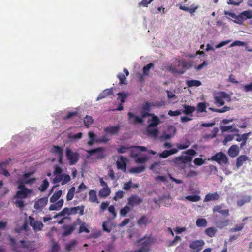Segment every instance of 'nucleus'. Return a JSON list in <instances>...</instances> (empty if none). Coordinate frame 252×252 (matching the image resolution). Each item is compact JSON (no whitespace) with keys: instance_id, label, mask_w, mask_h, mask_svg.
<instances>
[{"instance_id":"obj_60","label":"nucleus","mask_w":252,"mask_h":252,"mask_svg":"<svg viewBox=\"0 0 252 252\" xmlns=\"http://www.w3.org/2000/svg\"><path fill=\"white\" fill-rule=\"evenodd\" d=\"M124 192L123 191L120 190L116 192L115 195L114 197V199L116 201L118 199H121L124 196Z\"/></svg>"},{"instance_id":"obj_53","label":"nucleus","mask_w":252,"mask_h":252,"mask_svg":"<svg viewBox=\"0 0 252 252\" xmlns=\"http://www.w3.org/2000/svg\"><path fill=\"white\" fill-rule=\"evenodd\" d=\"M154 106L153 103H151L148 101L144 103L142 107V110L150 112L152 106Z\"/></svg>"},{"instance_id":"obj_32","label":"nucleus","mask_w":252,"mask_h":252,"mask_svg":"<svg viewBox=\"0 0 252 252\" xmlns=\"http://www.w3.org/2000/svg\"><path fill=\"white\" fill-rule=\"evenodd\" d=\"M186 83L189 87H192L193 86L198 87L201 85V82L196 80H187Z\"/></svg>"},{"instance_id":"obj_20","label":"nucleus","mask_w":252,"mask_h":252,"mask_svg":"<svg viewBox=\"0 0 252 252\" xmlns=\"http://www.w3.org/2000/svg\"><path fill=\"white\" fill-rule=\"evenodd\" d=\"M53 203L49 206V210L50 211L59 210L63 204V200L62 199Z\"/></svg>"},{"instance_id":"obj_57","label":"nucleus","mask_w":252,"mask_h":252,"mask_svg":"<svg viewBox=\"0 0 252 252\" xmlns=\"http://www.w3.org/2000/svg\"><path fill=\"white\" fill-rule=\"evenodd\" d=\"M77 115V111H74V112H68L67 113V114L66 115V116H64L63 117V119L64 120H66L67 119H70V118H71L72 117H73V116H76Z\"/></svg>"},{"instance_id":"obj_18","label":"nucleus","mask_w":252,"mask_h":252,"mask_svg":"<svg viewBox=\"0 0 252 252\" xmlns=\"http://www.w3.org/2000/svg\"><path fill=\"white\" fill-rule=\"evenodd\" d=\"M153 127L148 126L146 128V132L148 136L153 138H157L158 136L159 130L157 128H153Z\"/></svg>"},{"instance_id":"obj_58","label":"nucleus","mask_w":252,"mask_h":252,"mask_svg":"<svg viewBox=\"0 0 252 252\" xmlns=\"http://www.w3.org/2000/svg\"><path fill=\"white\" fill-rule=\"evenodd\" d=\"M82 137V133L79 132L77 134H75L73 135H71L70 134L68 135V138L70 140H75V139H81Z\"/></svg>"},{"instance_id":"obj_45","label":"nucleus","mask_w":252,"mask_h":252,"mask_svg":"<svg viewBox=\"0 0 252 252\" xmlns=\"http://www.w3.org/2000/svg\"><path fill=\"white\" fill-rule=\"evenodd\" d=\"M196 225L198 227H206L207 222L205 219H198L196 222Z\"/></svg>"},{"instance_id":"obj_2","label":"nucleus","mask_w":252,"mask_h":252,"mask_svg":"<svg viewBox=\"0 0 252 252\" xmlns=\"http://www.w3.org/2000/svg\"><path fill=\"white\" fill-rule=\"evenodd\" d=\"M16 184L19 190L16 192L13 197L14 199H25L32 193V190L26 187L20 181H17Z\"/></svg>"},{"instance_id":"obj_41","label":"nucleus","mask_w":252,"mask_h":252,"mask_svg":"<svg viewBox=\"0 0 252 252\" xmlns=\"http://www.w3.org/2000/svg\"><path fill=\"white\" fill-rule=\"evenodd\" d=\"M185 199L190 202H197L201 199V197L199 195H188L185 197Z\"/></svg>"},{"instance_id":"obj_7","label":"nucleus","mask_w":252,"mask_h":252,"mask_svg":"<svg viewBox=\"0 0 252 252\" xmlns=\"http://www.w3.org/2000/svg\"><path fill=\"white\" fill-rule=\"evenodd\" d=\"M229 97V94L226 93L220 92L214 96L215 103L218 106H223L225 103L223 99Z\"/></svg>"},{"instance_id":"obj_64","label":"nucleus","mask_w":252,"mask_h":252,"mask_svg":"<svg viewBox=\"0 0 252 252\" xmlns=\"http://www.w3.org/2000/svg\"><path fill=\"white\" fill-rule=\"evenodd\" d=\"M244 91L246 92H249L252 91V82L249 84L245 85L243 86Z\"/></svg>"},{"instance_id":"obj_14","label":"nucleus","mask_w":252,"mask_h":252,"mask_svg":"<svg viewBox=\"0 0 252 252\" xmlns=\"http://www.w3.org/2000/svg\"><path fill=\"white\" fill-rule=\"evenodd\" d=\"M121 128V126L119 125L113 126H109L104 128V132L106 134L110 135H115L119 133Z\"/></svg>"},{"instance_id":"obj_39","label":"nucleus","mask_w":252,"mask_h":252,"mask_svg":"<svg viewBox=\"0 0 252 252\" xmlns=\"http://www.w3.org/2000/svg\"><path fill=\"white\" fill-rule=\"evenodd\" d=\"M75 191V188L74 187H72L69 189L66 195V200L67 201H70L73 198Z\"/></svg>"},{"instance_id":"obj_24","label":"nucleus","mask_w":252,"mask_h":252,"mask_svg":"<svg viewBox=\"0 0 252 252\" xmlns=\"http://www.w3.org/2000/svg\"><path fill=\"white\" fill-rule=\"evenodd\" d=\"M248 160V158L246 155H241L239 156L236 160V166L237 168H239L242 166L245 161Z\"/></svg>"},{"instance_id":"obj_8","label":"nucleus","mask_w":252,"mask_h":252,"mask_svg":"<svg viewBox=\"0 0 252 252\" xmlns=\"http://www.w3.org/2000/svg\"><path fill=\"white\" fill-rule=\"evenodd\" d=\"M192 160V157L188 156H180L176 157L173 159V162L175 165L180 166L190 162Z\"/></svg>"},{"instance_id":"obj_44","label":"nucleus","mask_w":252,"mask_h":252,"mask_svg":"<svg viewBox=\"0 0 252 252\" xmlns=\"http://www.w3.org/2000/svg\"><path fill=\"white\" fill-rule=\"evenodd\" d=\"M154 67L153 63H150L144 66L143 68V73L144 75L148 76L151 68Z\"/></svg>"},{"instance_id":"obj_55","label":"nucleus","mask_w":252,"mask_h":252,"mask_svg":"<svg viewBox=\"0 0 252 252\" xmlns=\"http://www.w3.org/2000/svg\"><path fill=\"white\" fill-rule=\"evenodd\" d=\"M244 226V223H241L238 225H236L234 228H231L230 231L231 232H234L237 231H241L243 229Z\"/></svg>"},{"instance_id":"obj_61","label":"nucleus","mask_w":252,"mask_h":252,"mask_svg":"<svg viewBox=\"0 0 252 252\" xmlns=\"http://www.w3.org/2000/svg\"><path fill=\"white\" fill-rule=\"evenodd\" d=\"M204 160L201 158H197L194 160V163L197 166H201L204 164Z\"/></svg>"},{"instance_id":"obj_50","label":"nucleus","mask_w":252,"mask_h":252,"mask_svg":"<svg viewBox=\"0 0 252 252\" xmlns=\"http://www.w3.org/2000/svg\"><path fill=\"white\" fill-rule=\"evenodd\" d=\"M118 95V100H120L122 103H123L125 101V99L127 97V94L124 93H118L117 94Z\"/></svg>"},{"instance_id":"obj_51","label":"nucleus","mask_w":252,"mask_h":252,"mask_svg":"<svg viewBox=\"0 0 252 252\" xmlns=\"http://www.w3.org/2000/svg\"><path fill=\"white\" fill-rule=\"evenodd\" d=\"M49 182L47 179H45L43 180L42 185L39 188V189L41 191H44L46 190L47 188L49 186Z\"/></svg>"},{"instance_id":"obj_33","label":"nucleus","mask_w":252,"mask_h":252,"mask_svg":"<svg viewBox=\"0 0 252 252\" xmlns=\"http://www.w3.org/2000/svg\"><path fill=\"white\" fill-rule=\"evenodd\" d=\"M62 194V190H59L55 192L50 198L51 203H54L56 202L61 196Z\"/></svg>"},{"instance_id":"obj_29","label":"nucleus","mask_w":252,"mask_h":252,"mask_svg":"<svg viewBox=\"0 0 252 252\" xmlns=\"http://www.w3.org/2000/svg\"><path fill=\"white\" fill-rule=\"evenodd\" d=\"M111 193V190L109 188H103L98 193L99 196L101 198H105L108 196Z\"/></svg>"},{"instance_id":"obj_4","label":"nucleus","mask_w":252,"mask_h":252,"mask_svg":"<svg viewBox=\"0 0 252 252\" xmlns=\"http://www.w3.org/2000/svg\"><path fill=\"white\" fill-rule=\"evenodd\" d=\"M210 159L216 161L219 164H227L228 163V159L226 155L222 152H220L212 156Z\"/></svg>"},{"instance_id":"obj_16","label":"nucleus","mask_w":252,"mask_h":252,"mask_svg":"<svg viewBox=\"0 0 252 252\" xmlns=\"http://www.w3.org/2000/svg\"><path fill=\"white\" fill-rule=\"evenodd\" d=\"M112 94H113V88L105 89L99 94L96 100L98 101Z\"/></svg>"},{"instance_id":"obj_42","label":"nucleus","mask_w":252,"mask_h":252,"mask_svg":"<svg viewBox=\"0 0 252 252\" xmlns=\"http://www.w3.org/2000/svg\"><path fill=\"white\" fill-rule=\"evenodd\" d=\"M190 145V142L189 140H186L184 143H178L176 145L178 149L183 150L189 147Z\"/></svg>"},{"instance_id":"obj_63","label":"nucleus","mask_w":252,"mask_h":252,"mask_svg":"<svg viewBox=\"0 0 252 252\" xmlns=\"http://www.w3.org/2000/svg\"><path fill=\"white\" fill-rule=\"evenodd\" d=\"M183 154H186L188 155V156H194L196 154V151L192 149H188L187 151H184L183 152Z\"/></svg>"},{"instance_id":"obj_36","label":"nucleus","mask_w":252,"mask_h":252,"mask_svg":"<svg viewBox=\"0 0 252 252\" xmlns=\"http://www.w3.org/2000/svg\"><path fill=\"white\" fill-rule=\"evenodd\" d=\"M77 241L75 240H72L69 243L66 244L65 249L67 251H70L73 249L75 248V247L77 245Z\"/></svg>"},{"instance_id":"obj_21","label":"nucleus","mask_w":252,"mask_h":252,"mask_svg":"<svg viewBox=\"0 0 252 252\" xmlns=\"http://www.w3.org/2000/svg\"><path fill=\"white\" fill-rule=\"evenodd\" d=\"M220 198V196L217 192L214 193H208L206 195L204 199V202H209L211 201H214L218 200Z\"/></svg>"},{"instance_id":"obj_35","label":"nucleus","mask_w":252,"mask_h":252,"mask_svg":"<svg viewBox=\"0 0 252 252\" xmlns=\"http://www.w3.org/2000/svg\"><path fill=\"white\" fill-rule=\"evenodd\" d=\"M251 132L244 133L242 135H240L239 134H236L235 135L237 136L236 140L238 142H241L243 141H247L249 135L250 134Z\"/></svg>"},{"instance_id":"obj_22","label":"nucleus","mask_w":252,"mask_h":252,"mask_svg":"<svg viewBox=\"0 0 252 252\" xmlns=\"http://www.w3.org/2000/svg\"><path fill=\"white\" fill-rule=\"evenodd\" d=\"M178 151V150L176 148H173L169 150H164L159 154V157L165 158L170 155L176 154Z\"/></svg>"},{"instance_id":"obj_49","label":"nucleus","mask_w":252,"mask_h":252,"mask_svg":"<svg viewBox=\"0 0 252 252\" xmlns=\"http://www.w3.org/2000/svg\"><path fill=\"white\" fill-rule=\"evenodd\" d=\"M79 224H81L80 227H79V231H78V232L79 233H82L83 232H85L86 233H89V230L87 228V226L85 224V223L82 222L81 221V223H80Z\"/></svg>"},{"instance_id":"obj_27","label":"nucleus","mask_w":252,"mask_h":252,"mask_svg":"<svg viewBox=\"0 0 252 252\" xmlns=\"http://www.w3.org/2000/svg\"><path fill=\"white\" fill-rule=\"evenodd\" d=\"M89 200L92 203H99V201L97 198L96 192L95 190H91L89 191Z\"/></svg>"},{"instance_id":"obj_15","label":"nucleus","mask_w":252,"mask_h":252,"mask_svg":"<svg viewBox=\"0 0 252 252\" xmlns=\"http://www.w3.org/2000/svg\"><path fill=\"white\" fill-rule=\"evenodd\" d=\"M152 243V239L150 237H148L144 239L141 243V246L139 248L143 252H148L150 250V247Z\"/></svg>"},{"instance_id":"obj_1","label":"nucleus","mask_w":252,"mask_h":252,"mask_svg":"<svg viewBox=\"0 0 252 252\" xmlns=\"http://www.w3.org/2000/svg\"><path fill=\"white\" fill-rule=\"evenodd\" d=\"M146 151H147V148L144 146H133L131 147L130 155L132 158H134V160L136 163H143L148 160V158L146 155L142 157H139L138 152Z\"/></svg>"},{"instance_id":"obj_59","label":"nucleus","mask_w":252,"mask_h":252,"mask_svg":"<svg viewBox=\"0 0 252 252\" xmlns=\"http://www.w3.org/2000/svg\"><path fill=\"white\" fill-rule=\"evenodd\" d=\"M70 177L68 174H63V181L62 182V185H63L70 181Z\"/></svg>"},{"instance_id":"obj_48","label":"nucleus","mask_w":252,"mask_h":252,"mask_svg":"<svg viewBox=\"0 0 252 252\" xmlns=\"http://www.w3.org/2000/svg\"><path fill=\"white\" fill-rule=\"evenodd\" d=\"M117 77L120 80L119 84L122 85V84H127V81L126 80V77L125 75L122 73H119L117 75Z\"/></svg>"},{"instance_id":"obj_10","label":"nucleus","mask_w":252,"mask_h":252,"mask_svg":"<svg viewBox=\"0 0 252 252\" xmlns=\"http://www.w3.org/2000/svg\"><path fill=\"white\" fill-rule=\"evenodd\" d=\"M87 152L89 154L90 156H92L94 154L97 153V156H96V158L97 159H103L106 156L104 153V149L102 147H98L97 148L87 150Z\"/></svg>"},{"instance_id":"obj_13","label":"nucleus","mask_w":252,"mask_h":252,"mask_svg":"<svg viewBox=\"0 0 252 252\" xmlns=\"http://www.w3.org/2000/svg\"><path fill=\"white\" fill-rule=\"evenodd\" d=\"M48 202V197L41 198L37 200L34 204V208L37 210L41 211L47 204Z\"/></svg>"},{"instance_id":"obj_17","label":"nucleus","mask_w":252,"mask_h":252,"mask_svg":"<svg viewBox=\"0 0 252 252\" xmlns=\"http://www.w3.org/2000/svg\"><path fill=\"white\" fill-rule=\"evenodd\" d=\"M239 153V149L237 145H233L228 150V154L231 158L236 157Z\"/></svg>"},{"instance_id":"obj_30","label":"nucleus","mask_w":252,"mask_h":252,"mask_svg":"<svg viewBox=\"0 0 252 252\" xmlns=\"http://www.w3.org/2000/svg\"><path fill=\"white\" fill-rule=\"evenodd\" d=\"M51 152L58 156L63 155V150L59 146L53 145Z\"/></svg>"},{"instance_id":"obj_5","label":"nucleus","mask_w":252,"mask_h":252,"mask_svg":"<svg viewBox=\"0 0 252 252\" xmlns=\"http://www.w3.org/2000/svg\"><path fill=\"white\" fill-rule=\"evenodd\" d=\"M187 65L186 62L184 60H179L178 62L177 65H171L169 67V71L172 73L178 74H183L185 71L182 70L183 68H187Z\"/></svg>"},{"instance_id":"obj_43","label":"nucleus","mask_w":252,"mask_h":252,"mask_svg":"<svg viewBox=\"0 0 252 252\" xmlns=\"http://www.w3.org/2000/svg\"><path fill=\"white\" fill-rule=\"evenodd\" d=\"M131 207L129 205H126L120 210V213L122 216L125 217L130 211Z\"/></svg>"},{"instance_id":"obj_26","label":"nucleus","mask_w":252,"mask_h":252,"mask_svg":"<svg viewBox=\"0 0 252 252\" xmlns=\"http://www.w3.org/2000/svg\"><path fill=\"white\" fill-rule=\"evenodd\" d=\"M84 206H78L76 207H71V214H76L79 213L80 215H83L84 214Z\"/></svg>"},{"instance_id":"obj_25","label":"nucleus","mask_w":252,"mask_h":252,"mask_svg":"<svg viewBox=\"0 0 252 252\" xmlns=\"http://www.w3.org/2000/svg\"><path fill=\"white\" fill-rule=\"evenodd\" d=\"M183 107L184 108L183 113L188 115H191L195 110V107L190 105L184 104Z\"/></svg>"},{"instance_id":"obj_52","label":"nucleus","mask_w":252,"mask_h":252,"mask_svg":"<svg viewBox=\"0 0 252 252\" xmlns=\"http://www.w3.org/2000/svg\"><path fill=\"white\" fill-rule=\"evenodd\" d=\"M206 106L205 102H199L197 104V110L199 112H206Z\"/></svg>"},{"instance_id":"obj_12","label":"nucleus","mask_w":252,"mask_h":252,"mask_svg":"<svg viewBox=\"0 0 252 252\" xmlns=\"http://www.w3.org/2000/svg\"><path fill=\"white\" fill-rule=\"evenodd\" d=\"M28 220L30 225L33 227L34 231L41 230L44 226L41 221L35 220L34 218L32 216H29Z\"/></svg>"},{"instance_id":"obj_23","label":"nucleus","mask_w":252,"mask_h":252,"mask_svg":"<svg viewBox=\"0 0 252 252\" xmlns=\"http://www.w3.org/2000/svg\"><path fill=\"white\" fill-rule=\"evenodd\" d=\"M152 119L148 121V123H149L148 126H150L156 127L159 125L161 122L159 118L154 114L152 115Z\"/></svg>"},{"instance_id":"obj_47","label":"nucleus","mask_w":252,"mask_h":252,"mask_svg":"<svg viewBox=\"0 0 252 252\" xmlns=\"http://www.w3.org/2000/svg\"><path fill=\"white\" fill-rule=\"evenodd\" d=\"M71 214V208L65 207L59 213L57 216H64L66 215H70Z\"/></svg>"},{"instance_id":"obj_3","label":"nucleus","mask_w":252,"mask_h":252,"mask_svg":"<svg viewBox=\"0 0 252 252\" xmlns=\"http://www.w3.org/2000/svg\"><path fill=\"white\" fill-rule=\"evenodd\" d=\"M65 156L71 165L75 164L79 160V154L77 152H73L68 148L65 149Z\"/></svg>"},{"instance_id":"obj_38","label":"nucleus","mask_w":252,"mask_h":252,"mask_svg":"<svg viewBox=\"0 0 252 252\" xmlns=\"http://www.w3.org/2000/svg\"><path fill=\"white\" fill-rule=\"evenodd\" d=\"M145 169L144 165H141L139 167H132L130 169V172L132 173H139L144 171Z\"/></svg>"},{"instance_id":"obj_62","label":"nucleus","mask_w":252,"mask_h":252,"mask_svg":"<svg viewBox=\"0 0 252 252\" xmlns=\"http://www.w3.org/2000/svg\"><path fill=\"white\" fill-rule=\"evenodd\" d=\"M235 136V135H227L225 137L223 141V143L224 145H226L228 142L232 141L234 139V137Z\"/></svg>"},{"instance_id":"obj_6","label":"nucleus","mask_w":252,"mask_h":252,"mask_svg":"<svg viewBox=\"0 0 252 252\" xmlns=\"http://www.w3.org/2000/svg\"><path fill=\"white\" fill-rule=\"evenodd\" d=\"M81 223V220L80 218H77L75 221H74L71 225H65L63 227L64 231L63 233V236H67L71 234L76 228V226Z\"/></svg>"},{"instance_id":"obj_11","label":"nucleus","mask_w":252,"mask_h":252,"mask_svg":"<svg viewBox=\"0 0 252 252\" xmlns=\"http://www.w3.org/2000/svg\"><path fill=\"white\" fill-rule=\"evenodd\" d=\"M128 204L132 208L135 206L139 205L142 202V199L136 194L131 195L127 199Z\"/></svg>"},{"instance_id":"obj_54","label":"nucleus","mask_w":252,"mask_h":252,"mask_svg":"<svg viewBox=\"0 0 252 252\" xmlns=\"http://www.w3.org/2000/svg\"><path fill=\"white\" fill-rule=\"evenodd\" d=\"M35 180H36V179L35 178H30L29 179H23V180L19 179L18 181H20L21 182H22L23 183V185H24V186H25L26 184H32L33 183H34L35 181Z\"/></svg>"},{"instance_id":"obj_56","label":"nucleus","mask_w":252,"mask_h":252,"mask_svg":"<svg viewBox=\"0 0 252 252\" xmlns=\"http://www.w3.org/2000/svg\"><path fill=\"white\" fill-rule=\"evenodd\" d=\"M55 177L53 179V182L54 184H57L60 183V182L63 181V174H57L54 175Z\"/></svg>"},{"instance_id":"obj_28","label":"nucleus","mask_w":252,"mask_h":252,"mask_svg":"<svg viewBox=\"0 0 252 252\" xmlns=\"http://www.w3.org/2000/svg\"><path fill=\"white\" fill-rule=\"evenodd\" d=\"M152 222L151 220L149 219L145 215H143L138 220L137 223L139 225H147Z\"/></svg>"},{"instance_id":"obj_40","label":"nucleus","mask_w":252,"mask_h":252,"mask_svg":"<svg viewBox=\"0 0 252 252\" xmlns=\"http://www.w3.org/2000/svg\"><path fill=\"white\" fill-rule=\"evenodd\" d=\"M128 116L129 117V118L130 120H131L132 118H134L135 121L134 123H142L143 122V119L142 118H141L138 116L134 115L131 112H128Z\"/></svg>"},{"instance_id":"obj_31","label":"nucleus","mask_w":252,"mask_h":252,"mask_svg":"<svg viewBox=\"0 0 252 252\" xmlns=\"http://www.w3.org/2000/svg\"><path fill=\"white\" fill-rule=\"evenodd\" d=\"M217 231V229L215 227H211L207 228L205 231V233L210 237H213L215 236Z\"/></svg>"},{"instance_id":"obj_9","label":"nucleus","mask_w":252,"mask_h":252,"mask_svg":"<svg viewBox=\"0 0 252 252\" xmlns=\"http://www.w3.org/2000/svg\"><path fill=\"white\" fill-rule=\"evenodd\" d=\"M205 244V242L203 240H194L191 242L189 244V248L193 252H200Z\"/></svg>"},{"instance_id":"obj_46","label":"nucleus","mask_w":252,"mask_h":252,"mask_svg":"<svg viewBox=\"0 0 252 252\" xmlns=\"http://www.w3.org/2000/svg\"><path fill=\"white\" fill-rule=\"evenodd\" d=\"M94 122V120L90 116L87 115L84 119V124L85 126L89 127V126L91 125Z\"/></svg>"},{"instance_id":"obj_34","label":"nucleus","mask_w":252,"mask_h":252,"mask_svg":"<svg viewBox=\"0 0 252 252\" xmlns=\"http://www.w3.org/2000/svg\"><path fill=\"white\" fill-rule=\"evenodd\" d=\"M251 200L250 196H245L243 198L237 201L238 206L241 207L244 205L245 203L249 202Z\"/></svg>"},{"instance_id":"obj_19","label":"nucleus","mask_w":252,"mask_h":252,"mask_svg":"<svg viewBox=\"0 0 252 252\" xmlns=\"http://www.w3.org/2000/svg\"><path fill=\"white\" fill-rule=\"evenodd\" d=\"M252 18V11L247 10L244 11L237 16V19L238 21H242L247 19H251Z\"/></svg>"},{"instance_id":"obj_37","label":"nucleus","mask_w":252,"mask_h":252,"mask_svg":"<svg viewBox=\"0 0 252 252\" xmlns=\"http://www.w3.org/2000/svg\"><path fill=\"white\" fill-rule=\"evenodd\" d=\"M229 223V219H223L218 221L217 223V226L220 228H222L227 226Z\"/></svg>"}]
</instances>
